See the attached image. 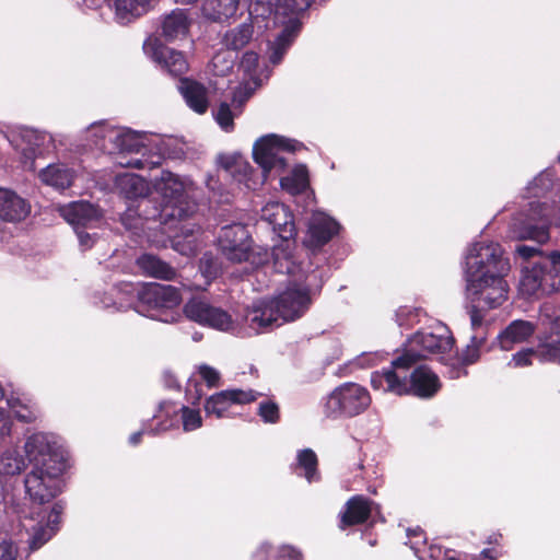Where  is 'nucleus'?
<instances>
[{"label": "nucleus", "mask_w": 560, "mask_h": 560, "mask_svg": "<svg viewBox=\"0 0 560 560\" xmlns=\"http://www.w3.org/2000/svg\"><path fill=\"white\" fill-rule=\"evenodd\" d=\"M253 92L254 89L249 88L248 84L241 86L234 92L232 106L234 110L237 112H233L231 105L228 103L220 104L218 110L214 113V118L223 130L231 131L233 129L234 117L241 113L240 107L252 96Z\"/></svg>", "instance_id": "4be33fe9"}, {"label": "nucleus", "mask_w": 560, "mask_h": 560, "mask_svg": "<svg viewBox=\"0 0 560 560\" xmlns=\"http://www.w3.org/2000/svg\"><path fill=\"white\" fill-rule=\"evenodd\" d=\"M197 0H176L177 3L180 4H191L195 3Z\"/></svg>", "instance_id": "4d7b16f0"}, {"label": "nucleus", "mask_w": 560, "mask_h": 560, "mask_svg": "<svg viewBox=\"0 0 560 560\" xmlns=\"http://www.w3.org/2000/svg\"><path fill=\"white\" fill-rule=\"evenodd\" d=\"M182 295L177 288L170 284L149 283L138 292L136 311L144 313L160 308H173L179 305Z\"/></svg>", "instance_id": "dca6fc26"}, {"label": "nucleus", "mask_w": 560, "mask_h": 560, "mask_svg": "<svg viewBox=\"0 0 560 560\" xmlns=\"http://www.w3.org/2000/svg\"><path fill=\"white\" fill-rule=\"evenodd\" d=\"M25 466L24 458L16 451H5L0 457V474L13 476L20 474Z\"/></svg>", "instance_id": "e433bc0d"}, {"label": "nucleus", "mask_w": 560, "mask_h": 560, "mask_svg": "<svg viewBox=\"0 0 560 560\" xmlns=\"http://www.w3.org/2000/svg\"><path fill=\"white\" fill-rule=\"evenodd\" d=\"M138 265L143 271L155 278L172 280L176 276L174 268L153 255L141 256L138 259Z\"/></svg>", "instance_id": "72a5a7b5"}, {"label": "nucleus", "mask_w": 560, "mask_h": 560, "mask_svg": "<svg viewBox=\"0 0 560 560\" xmlns=\"http://www.w3.org/2000/svg\"><path fill=\"white\" fill-rule=\"evenodd\" d=\"M200 270L202 275L208 279L217 277L219 269L215 260L211 255L205 254L202 256L200 259Z\"/></svg>", "instance_id": "37998d69"}, {"label": "nucleus", "mask_w": 560, "mask_h": 560, "mask_svg": "<svg viewBox=\"0 0 560 560\" xmlns=\"http://www.w3.org/2000/svg\"><path fill=\"white\" fill-rule=\"evenodd\" d=\"M180 413L184 431L189 432L201 427L202 418L199 410L183 407Z\"/></svg>", "instance_id": "4c0bfd02"}, {"label": "nucleus", "mask_w": 560, "mask_h": 560, "mask_svg": "<svg viewBox=\"0 0 560 560\" xmlns=\"http://www.w3.org/2000/svg\"><path fill=\"white\" fill-rule=\"evenodd\" d=\"M515 252L524 259H529L540 254V250L534 246L517 245Z\"/></svg>", "instance_id": "a18cd8bd"}, {"label": "nucleus", "mask_w": 560, "mask_h": 560, "mask_svg": "<svg viewBox=\"0 0 560 560\" xmlns=\"http://www.w3.org/2000/svg\"><path fill=\"white\" fill-rule=\"evenodd\" d=\"M244 322L255 332H264L282 325L271 300H260L246 310Z\"/></svg>", "instance_id": "6ab92c4d"}, {"label": "nucleus", "mask_w": 560, "mask_h": 560, "mask_svg": "<svg viewBox=\"0 0 560 560\" xmlns=\"http://www.w3.org/2000/svg\"><path fill=\"white\" fill-rule=\"evenodd\" d=\"M116 186L119 192L128 199L145 197L149 192V184L136 174L126 173L117 176Z\"/></svg>", "instance_id": "c756f323"}, {"label": "nucleus", "mask_w": 560, "mask_h": 560, "mask_svg": "<svg viewBox=\"0 0 560 560\" xmlns=\"http://www.w3.org/2000/svg\"><path fill=\"white\" fill-rule=\"evenodd\" d=\"M252 0H203L202 13L212 21H224L235 16L242 5H247Z\"/></svg>", "instance_id": "a878e982"}, {"label": "nucleus", "mask_w": 560, "mask_h": 560, "mask_svg": "<svg viewBox=\"0 0 560 560\" xmlns=\"http://www.w3.org/2000/svg\"><path fill=\"white\" fill-rule=\"evenodd\" d=\"M83 2L88 8L98 9L104 2H106V0H83ZM107 2L115 10L114 2L112 0H107Z\"/></svg>", "instance_id": "3c124183"}, {"label": "nucleus", "mask_w": 560, "mask_h": 560, "mask_svg": "<svg viewBox=\"0 0 560 560\" xmlns=\"http://www.w3.org/2000/svg\"><path fill=\"white\" fill-rule=\"evenodd\" d=\"M371 514V501L355 495L346 504V511L341 516V527L365 522Z\"/></svg>", "instance_id": "c85d7f7f"}, {"label": "nucleus", "mask_w": 560, "mask_h": 560, "mask_svg": "<svg viewBox=\"0 0 560 560\" xmlns=\"http://www.w3.org/2000/svg\"><path fill=\"white\" fill-rule=\"evenodd\" d=\"M295 149V142L277 135H267L255 142L253 156L265 175L272 171L280 173L287 163L284 153L292 152Z\"/></svg>", "instance_id": "4468645a"}, {"label": "nucleus", "mask_w": 560, "mask_h": 560, "mask_svg": "<svg viewBox=\"0 0 560 560\" xmlns=\"http://www.w3.org/2000/svg\"><path fill=\"white\" fill-rule=\"evenodd\" d=\"M293 277L287 288L277 296L271 299L276 313L282 324L296 320L302 317L311 305L310 289L304 283L308 276L301 269L294 259V272L288 273Z\"/></svg>", "instance_id": "0eeeda50"}, {"label": "nucleus", "mask_w": 560, "mask_h": 560, "mask_svg": "<svg viewBox=\"0 0 560 560\" xmlns=\"http://www.w3.org/2000/svg\"><path fill=\"white\" fill-rule=\"evenodd\" d=\"M121 136L118 155L116 156V163L118 165L138 170H151L161 165L163 155L165 154L161 148H159V153L145 156V144L139 133L122 128Z\"/></svg>", "instance_id": "ddd939ff"}, {"label": "nucleus", "mask_w": 560, "mask_h": 560, "mask_svg": "<svg viewBox=\"0 0 560 560\" xmlns=\"http://www.w3.org/2000/svg\"><path fill=\"white\" fill-rule=\"evenodd\" d=\"M376 358H377V354H371V355H369V359H371V360H372V359L374 360V359H376Z\"/></svg>", "instance_id": "13d9d810"}, {"label": "nucleus", "mask_w": 560, "mask_h": 560, "mask_svg": "<svg viewBox=\"0 0 560 560\" xmlns=\"http://www.w3.org/2000/svg\"><path fill=\"white\" fill-rule=\"evenodd\" d=\"M260 2L266 3L269 13L275 14V20L284 25L270 47L269 60L278 65L300 31L298 15L310 8L312 0H260Z\"/></svg>", "instance_id": "423d86ee"}, {"label": "nucleus", "mask_w": 560, "mask_h": 560, "mask_svg": "<svg viewBox=\"0 0 560 560\" xmlns=\"http://www.w3.org/2000/svg\"><path fill=\"white\" fill-rule=\"evenodd\" d=\"M25 453L33 464L24 481L26 494L33 506L30 511H22L20 527L27 535L28 549L35 551L58 529L62 505L55 503L49 512L45 505L61 492L60 475L65 464L44 433H36L27 439Z\"/></svg>", "instance_id": "f257e3e1"}, {"label": "nucleus", "mask_w": 560, "mask_h": 560, "mask_svg": "<svg viewBox=\"0 0 560 560\" xmlns=\"http://www.w3.org/2000/svg\"><path fill=\"white\" fill-rule=\"evenodd\" d=\"M547 262L550 265V268H551L550 271H553L555 273L559 275L560 273V250L552 252L549 255Z\"/></svg>", "instance_id": "de8ad7c7"}, {"label": "nucleus", "mask_w": 560, "mask_h": 560, "mask_svg": "<svg viewBox=\"0 0 560 560\" xmlns=\"http://www.w3.org/2000/svg\"><path fill=\"white\" fill-rule=\"evenodd\" d=\"M298 465L308 482L318 480L317 456L312 450L305 448L298 454Z\"/></svg>", "instance_id": "c9c22d12"}, {"label": "nucleus", "mask_w": 560, "mask_h": 560, "mask_svg": "<svg viewBox=\"0 0 560 560\" xmlns=\"http://www.w3.org/2000/svg\"><path fill=\"white\" fill-rule=\"evenodd\" d=\"M371 404L368 389L357 383H345L335 388L327 397L325 412L328 417H354L363 412Z\"/></svg>", "instance_id": "9b49d317"}, {"label": "nucleus", "mask_w": 560, "mask_h": 560, "mask_svg": "<svg viewBox=\"0 0 560 560\" xmlns=\"http://www.w3.org/2000/svg\"><path fill=\"white\" fill-rule=\"evenodd\" d=\"M250 168L249 165L244 162V161H238V162H235V166H234V170H231V173H234L235 171H238V172H244L246 173V171Z\"/></svg>", "instance_id": "603ef678"}, {"label": "nucleus", "mask_w": 560, "mask_h": 560, "mask_svg": "<svg viewBox=\"0 0 560 560\" xmlns=\"http://www.w3.org/2000/svg\"><path fill=\"white\" fill-rule=\"evenodd\" d=\"M62 218L73 228L83 250L90 249L97 237L95 230L103 225L100 208L88 201H74L59 209Z\"/></svg>", "instance_id": "1a4fd4ad"}, {"label": "nucleus", "mask_w": 560, "mask_h": 560, "mask_svg": "<svg viewBox=\"0 0 560 560\" xmlns=\"http://www.w3.org/2000/svg\"><path fill=\"white\" fill-rule=\"evenodd\" d=\"M184 313L190 320L218 330L231 331L235 327V323L229 313L211 305L201 298L189 300L184 306Z\"/></svg>", "instance_id": "2eb2a0df"}, {"label": "nucleus", "mask_w": 560, "mask_h": 560, "mask_svg": "<svg viewBox=\"0 0 560 560\" xmlns=\"http://www.w3.org/2000/svg\"><path fill=\"white\" fill-rule=\"evenodd\" d=\"M8 402L10 405V408L12 409V412L18 419L25 422H31L34 419L33 415L30 411L23 412L22 410L16 409L15 405L12 401L9 400Z\"/></svg>", "instance_id": "09e8293b"}, {"label": "nucleus", "mask_w": 560, "mask_h": 560, "mask_svg": "<svg viewBox=\"0 0 560 560\" xmlns=\"http://www.w3.org/2000/svg\"><path fill=\"white\" fill-rule=\"evenodd\" d=\"M416 362L409 358L398 357L390 366L373 372V389L398 396L412 393L422 398L432 397L440 389L439 377L427 366H419L409 373Z\"/></svg>", "instance_id": "20e7f679"}, {"label": "nucleus", "mask_w": 560, "mask_h": 560, "mask_svg": "<svg viewBox=\"0 0 560 560\" xmlns=\"http://www.w3.org/2000/svg\"><path fill=\"white\" fill-rule=\"evenodd\" d=\"M212 65L217 69L218 74H224L229 69L232 68L233 61L225 59V54H217L212 59Z\"/></svg>", "instance_id": "c03bdc74"}, {"label": "nucleus", "mask_w": 560, "mask_h": 560, "mask_svg": "<svg viewBox=\"0 0 560 560\" xmlns=\"http://www.w3.org/2000/svg\"><path fill=\"white\" fill-rule=\"evenodd\" d=\"M19 555L18 546L11 538L4 536L0 538V560H16Z\"/></svg>", "instance_id": "ea45409f"}, {"label": "nucleus", "mask_w": 560, "mask_h": 560, "mask_svg": "<svg viewBox=\"0 0 560 560\" xmlns=\"http://www.w3.org/2000/svg\"><path fill=\"white\" fill-rule=\"evenodd\" d=\"M281 560H301V553L290 546H284L280 549Z\"/></svg>", "instance_id": "49530a36"}, {"label": "nucleus", "mask_w": 560, "mask_h": 560, "mask_svg": "<svg viewBox=\"0 0 560 560\" xmlns=\"http://www.w3.org/2000/svg\"><path fill=\"white\" fill-rule=\"evenodd\" d=\"M338 229V223L330 217L323 212H315L310 222L308 237L305 243L308 247L319 248L331 240Z\"/></svg>", "instance_id": "412c9836"}, {"label": "nucleus", "mask_w": 560, "mask_h": 560, "mask_svg": "<svg viewBox=\"0 0 560 560\" xmlns=\"http://www.w3.org/2000/svg\"><path fill=\"white\" fill-rule=\"evenodd\" d=\"M258 393L253 389H225L210 396L205 404V410L209 416L222 418L232 405L248 404L257 399Z\"/></svg>", "instance_id": "f3484780"}, {"label": "nucleus", "mask_w": 560, "mask_h": 560, "mask_svg": "<svg viewBox=\"0 0 560 560\" xmlns=\"http://www.w3.org/2000/svg\"><path fill=\"white\" fill-rule=\"evenodd\" d=\"M179 90L187 105L198 114H203L208 109L209 101L206 88L191 80L180 81Z\"/></svg>", "instance_id": "bb28decb"}, {"label": "nucleus", "mask_w": 560, "mask_h": 560, "mask_svg": "<svg viewBox=\"0 0 560 560\" xmlns=\"http://www.w3.org/2000/svg\"><path fill=\"white\" fill-rule=\"evenodd\" d=\"M465 266L467 298L472 303L470 322L472 328H478L482 325L483 312L499 307L508 299L504 278L510 271V262L500 244L482 241L469 247Z\"/></svg>", "instance_id": "f03ea898"}, {"label": "nucleus", "mask_w": 560, "mask_h": 560, "mask_svg": "<svg viewBox=\"0 0 560 560\" xmlns=\"http://www.w3.org/2000/svg\"><path fill=\"white\" fill-rule=\"evenodd\" d=\"M454 339L448 327L440 322L428 329L415 334L407 345L404 358L419 361L431 353L446 352L452 349Z\"/></svg>", "instance_id": "f8f14e48"}, {"label": "nucleus", "mask_w": 560, "mask_h": 560, "mask_svg": "<svg viewBox=\"0 0 560 560\" xmlns=\"http://www.w3.org/2000/svg\"><path fill=\"white\" fill-rule=\"evenodd\" d=\"M40 180L58 190H63L72 184V172L62 164H51L39 173Z\"/></svg>", "instance_id": "7c9ffc66"}, {"label": "nucleus", "mask_w": 560, "mask_h": 560, "mask_svg": "<svg viewBox=\"0 0 560 560\" xmlns=\"http://www.w3.org/2000/svg\"><path fill=\"white\" fill-rule=\"evenodd\" d=\"M261 219L272 225L282 238L280 245L272 250L273 267L280 273L294 272L293 242L290 240L295 234L293 215L289 209L277 201L268 202L261 209Z\"/></svg>", "instance_id": "39448f33"}, {"label": "nucleus", "mask_w": 560, "mask_h": 560, "mask_svg": "<svg viewBox=\"0 0 560 560\" xmlns=\"http://www.w3.org/2000/svg\"><path fill=\"white\" fill-rule=\"evenodd\" d=\"M534 325L526 320L512 322L500 335L499 342L503 350H510L515 343L527 340L534 334Z\"/></svg>", "instance_id": "cd10ccee"}, {"label": "nucleus", "mask_w": 560, "mask_h": 560, "mask_svg": "<svg viewBox=\"0 0 560 560\" xmlns=\"http://www.w3.org/2000/svg\"><path fill=\"white\" fill-rule=\"evenodd\" d=\"M31 211L30 205L14 191L0 188V218L5 221H21Z\"/></svg>", "instance_id": "b1692460"}, {"label": "nucleus", "mask_w": 560, "mask_h": 560, "mask_svg": "<svg viewBox=\"0 0 560 560\" xmlns=\"http://www.w3.org/2000/svg\"><path fill=\"white\" fill-rule=\"evenodd\" d=\"M407 535L408 536H415V537L421 536L422 535V530L420 528L408 529Z\"/></svg>", "instance_id": "6e6d98bb"}, {"label": "nucleus", "mask_w": 560, "mask_h": 560, "mask_svg": "<svg viewBox=\"0 0 560 560\" xmlns=\"http://www.w3.org/2000/svg\"><path fill=\"white\" fill-rule=\"evenodd\" d=\"M190 19L185 10L175 9L161 22V35L167 42L183 39L187 36Z\"/></svg>", "instance_id": "5701e85b"}, {"label": "nucleus", "mask_w": 560, "mask_h": 560, "mask_svg": "<svg viewBox=\"0 0 560 560\" xmlns=\"http://www.w3.org/2000/svg\"><path fill=\"white\" fill-rule=\"evenodd\" d=\"M143 49L173 75H182L188 70V62L183 52L162 45L158 39H148L143 44Z\"/></svg>", "instance_id": "a211bd4d"}, {"label": "nucleus", "mask_w": 560, "mask_h": 560, "mask_svg": "<svg viewBox=\"0 0 560 560\" xmlns=\"http://www.w3.org/2000/svg\"><path fill=\"white\" fill-rule=\"evenodd\" d=\"M122 128L110 127L104 122L92 124L85 131L88 147L97 148L108 154L118 155L119 140Z\"/></svg>", "instance_id": "aec40b11"}, {"label": "nucleus", "mask_w": 560, "mask_h": 560, "mask_svg": "<svg viewBox=\"0 0 560 560\" xmlns=\"http://www.w3.org/2000/svg\"><path fill=\"white\" fill-rule=\"evenodd\" d=\"M201 378L207 383L209 387L219 385L220 373L212 366L202 364L198 368Z\"/></svg>", "instance_id": "79ce46f5"}, {"label": "nucleus", "mask_w": 560, "mask_h": 560, "mask_svg": "<svg viewBox=\"0 0 560 560\" xmlns=\"http://www.w3.org/2000/svg\"><path fill=\"white\" fill-rule=\"evenodd\" d=\"M254 35V26L252 21L244 22L229 31L223 36V45L231 50H240L244 48Z\"/></svg>", "instance_id": "2f4dec72"}, {"label": "nucleus", "mask_w": 560, "mask_h": 560, "mask_svg": "<svg viewBox=\"0 0 560 560\" xmlns=\"http://www.w3.org/2000/svg\"><path fill=\"white\" fill-rule=\"evenodd\" d=\"M219 246L222 254L232 262H248L252 267H257L268 260L266 250L252 248L248 231L242 224L223 226L219 234Z\"/></svg>", "instance_id": "9d476101"}, {"label": "nucleus", "mask_w": 560, "mask_h": 560, "mask_svg": "<svg viewBox=\"0 0 560 560\" xmlns=\"http://www.w3.org/2000/svg\"><path fill=\"white\" fill-rule=\"evenodd\" d=\"M267 546H261V548L255 555V560H266Z\"/></svg>", "instance_id": "864d4df0"}, {"label": "nucleus", "mask_w": 560, "mask_h": 560, "mask_svg": "<svg viewBox=\"0 0 560 560\" xmlns=\"http://www.w3.org/2000/svg\"><path fill=\"white\" fill-rule=\"evenodd\" d=\"M540 320L548 330L544 343L538 350L524 349L515 353L509 363L510 365L514 368L527 366L532 364L533 358L560 361V307L550 303L544 304L540 311Z\"/></svg>", "instance_id": "6e6552de"}, {"label": "nucleus", "mask_w": 560, "mask_h": 560, "mask_svg": "<svg viewBox=\"0 0 560 560\" xmlns=\"http://www.w3.org/2000/svg\"><path fill=\"white\" fill-rule=\"evenodd\" d=\"M281 187L291 195H298L304 191L308 186V174L304 165H299L293 171L280 179Z\"/></svg>", "instance_id": "f704fd0d"}, {"label": "nucleus", "mask_w": 560, "mask_h": 560, "mask_svg": "<svg viewBox=\"0 0 560 560\" xmlns=\"http://www.w3.org/2000/svg\"><path fill=\"white\" fill-rule=\"evenodd\" d=\"M3 398V389L0 387V399Z\"/></svg>", "instance_id": "bf43d9fd"}, {"label": "nucleus", "mask_w": 560, "mask_h": 560, "mask_svg": "<svg viewBox=\"0 0 560 560\" xmlns=\"http://www.w3.org/2000/svg\"><path fill=\"white\" fill-rule=\"evenodd\" d=\"M115 7V19L120 24H129L147 14L154 0H112Z\"/></svg>", "instance_id": "393cba45"}, {"label": "nucleus", "mask_w": 560, "mask_h": 560, "mask_svg": "<svg viewBox=\"0 0 560 560\" xmlns=\"http://www.w3.org/2000/svg\"><path fill=\"white\" fill-rule=\"evenodd\" d=\"M258 415L265 422L275 423L279 419V407L271 400L262 401L259 404Z\"/></svg>", "instance_id": "58836bf2"}, {"label": "nucleus", "mask_w": 560, "mask_h": 560, "mask_svg": "<svg viewBox=\"0 0 560 560\" xmlns=\"http://www.w3.org/2000/svg\"><path fill=\"white\" fill-rule=\"evenodd\" d=\"M156 191L163 197L164 205L161 210V218L165 224L172 225L178 232L174 235L173 248L183 255H191L196 245L192 240L182 244L179 237L185 238L194 235L197 225L188 220L196 212L197 206L190 199L194 191V184L189 179H182L171 172H162L155 182Z\"/></svg>", "instance_id": "7ed1b4c3"}, {"label": "nucleus", "mask_w": 560, "mask_h": 560, "mask_svg": "<svg viewBox=\"0 0 560 560\" xmlns=\"http://www.w3.org/2000/svg\"><path fill=\"white\" fill-rule=\"evenodd\" d=\"M547 268L545 266H534L530 270L526 269L523 272L520 282V291L523 295L534 296L537 295L540 291H545L544 281L546 280V275L544 273V269Z\"/></svg>", "instance_id": "473e14b6"}, {"label": "nucleus", "mask_w": 560, "mask_h": 560, "mask_svg": "<svg viewBox=\"0 0 560 560\" xmlns=\"http://www.w3.org/2000/svg\"><path fill=\"white\" fill-rule=\"evenodd\" d=\"M142 433H143L142 431H139V432L131 434L129 438L130 444L137 445L140 442Z\"/></svg>", "instance_id": "5fc2aeb1"}, {"label": "nucleus", "mask_w": 560, "mask_h": 560, "mask_svg": "<svg viewBox=\"0 0 560 560\" xmlns=\"http://www.w3.org/2000/svg\"><path fill=\"white\" fill-rule=\"evenodd\" d=\"M258 65V55L254 51H247L243 55L240 67L245 74L254 77L255 69Z\"/></svg>", "instance_id": "a19ab883"}, {"label": "nucleus", "mask_w": 560, "mask_h": 560, "mask_svg": "<svg viewBox=\"0 0 560 560\" xmlns=\"http://www.w3.org/2000/svg\"><path fill=\"white\" fill-rule=\"evenodd\" d=\"M10 430H11L10 419L3 410H0V435L9 434Z\"/></svg>", "instance_id": "8fccbe9b"}]
</instances>
